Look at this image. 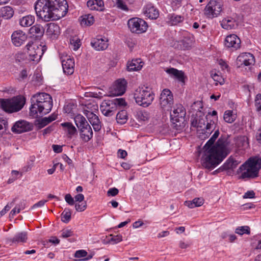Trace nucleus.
I'll return each mask as SVG.
<instances>
[{
  "label": "nucleus",
  "mask_w": 261,
  "mask_h": 261,
  "mask_svg": "<svg viewBox=\"0 0 261 261\" xmlns=\"http://www.w3.org/2000/svg\"><path fill=\"white\" fill-rule=\"evenodd\" d=\"M111 100L113 102V103L115 105L116 110L117 109L118 106L124 107L126 105V103L124 99L122 98H115Z\"/></svg>",
  "instance_id": "48"
},
{
  "label": "nucleus",
  "mask_w": 261,
  "mask_h": 261,
  "mask_svg": "<svg viewBox=\"0 0 261 261\" xmlns=\"http://www.w3.org/2000/svg\"><path fill=\"white\" fill-rule=\"evenodd\" d=\"M178 42L181 49L183 50L189 49L193 43V37L189 34L184 36V38Z\"/></svg>",
  "instance_id": "27"
},
{
  "label": "nucleus",
  "mask_w": 261,
  "mask_h": 261,
  "mask_svg": "<svg viewBox=\"0 0 261 261\" xmlns=\"http://www.w3.org/2000/svg\"><path fill=\"white\" fill-rule=\"evenodd\" d=\"M76 109V105L73 102H69L64 107V111L65 113L70 114L71 116H74V111Z\"/></svg>",
  "instance_id": "40"
},
{
  "label": "nucleus",
  "mask_w": 261,
  "mask_h": 261,
  "mask_svg": "<svg viewBox=\"0 0 261 261\" xmlns=\"http://www.w3.org/2000/svg\"><path fill=\"white\" fill-rule=\"evenodd\" d=\"M71 213L70 209L65 208L61 214L62 221L65 223H68L71 219Z\"/></svg>",
  "instance_id": "43"
},
{
  "label": "nucleus",
  "mask_w": 261,
  "mask_h": 261,
  "mask_svg": "<svg viewBox=\"0 0 261 261\" xmlns=\"http://www.w3.org/2000/svg\"><path fill=\"white\" fill-rule=\"evenodd\" d=\"M35 17L31 15L25 16L19 20V24L23 27H28L34 23Z\"/></svg>",
  "instance_id": "32"
},
{
  "label": "nucleus",
  "mask_w": 261,
  "mask_h": 261,
  "mask_svg": "<svg viewBox=\"0 0 261 261\" xmlns=\"http://www.w3.org/2000/svg\"><path fill=\"white\" fill-rule=\"evenodd\" d=\"M54 129H55L54 125H52L49 126L47 128L43 129V135H45L47 134H49V133H51V132H53L54 130Z\"/></svg>",
  "instance_id": "64"
},
{
  "label": "nucleus",
  "mask_w": 261,
  "mask_h": 261,
  "mask_svg": "<svg viewBox=\"0 0 261 261\" xmlns=\"http://www.w3.org/2000/svg\"><path fill=\"white\" fill-rule=\"evenodd\" d=\"M75 207L77 211L83 212L85 211L87 207L86 202H84L81 204H75Z\"/></svg>",
  "instance_id": "58"
},
{
  "label": "nucleus",
  "mask_w": 261,
  "mask_h": 261,
  "mask_svg": "<svg viewBox=\"0 0 261 261\" xmlns=\"http://www.w3.org/2000/svg\"><path fill=\"white\" fill-rule=\"evenodd\" d=\"M203 108V104L201 101H197L194 102L191 106V110L194 111L201 112V109Z\"/></svg>",
  "instance_id": "49"
},
{
  "label": "nucleus",
  "mask_w": 261,
  "mask_h": 261,
  "mask_svg": "<svg viewBox=\"0 0 261 261\" xmlns=\"http://www.w3.org/2000/svg\"><path fill=\"white\" fill-rule=\"evenodd\" d=\"M29 60L33 61H39L43 54V50L41 46H39L33 42H29L25 46Z\"/></svg>",
  "instance_id": "11"
},
{
  "label": "nucleus",
  "mask_w": 261,
  "mask_h": 261,
  "mask_svg": "<svg viewBox=\"0 0 261 261\" xmlns=\"http://www.w3.org/2000/svg\"><path fill=\"white\" fill-rule=\"evenodd\" d=\"M110 237L111 238L109 239L108 241L107 242V244L112 243L113 244H115L122 241V237L121 234L116 236L111 234Z\"/></svg>",
  "instance_id": "46"
},
{
  "label": "nucleus",
  "mask_w": 261,
  "mask_h": 261,
  "mask_svg": "<svg viewBox=\"0 0 261 261\" xmlns=\"http://www.w3.org/2000/svg\"><path fill=\"white\" fill-rule=\"evenodd\" d=\"M255 105L257 111H261V94H258L255 97Z\"/></svg>",
  "instance_id": "54"
},
{
  "label": "nucleus",
  "mask_w": 261,
  "mask_h": 261,
  "mask_svg": "<svg viewBox=\"0 0 261 261\" xmlns=\"http://www.w3.org/2000/svg\"><path fill=\"white\" fill-rule=\"evenodd\" d=\"M221 25L224 29L230 30L234 29L237 25V23L234 18L227 17L222 19Z\"/></svg>",
  "instance_id": "28"
},
{
  "label": "nucleus",
  "mask_w": 261,
  "mask_h": 261,
  "mask_svg": "<svg viewBox=\"0 0 261 261\" xmlns=\"http://www.w3.org/2000/svg\"><path fill=\"white\" fill-rule=\"evenodd\" d=\"M27 35L22 31H14L11 35L12 43L15 46H20L27 39Z\"/></svg>",
  "instance_id": "19"
},
{
  "label": "nucleus",
  "mask_w": 261,
  "mask_h": 261,
  "mask_svg": "<svg viewBox=\"0 0 261 261\" xmlns=\"http://www.w3.org/2000/svg\"><path fill=\"white\" fill-rule=\"evenodd\" d=\"M169 20L171 24L175 25L179 23L182 22L184 20V17L182 15L172 14L169 16Z\"/></svg>",
  "instance_id": "39"
},
{
  "label": "nucleus",
  "mask_w": 261,
  "mask_h": 261,
  "mask_svg": "<svg viewBox=\"0 0 261 261\" xmlns=\"http://www.w3.org/2000/svg\"><path fill=\"white\" fill-rule=\"evenodd\" d=\"M127 25L132 33L137 34L145 32L148 28L147 22L144 20L138 17L129 19L128 20Z\"/></svg>",
  "instance_id": "8"
},
{
  "label": "nucleus",
  "mask_w": 261,
  "mask_h": 261,
  "mask_svg": "<svg viewBox=\"0 0 261 261\" xmlns=\"http://www.w3.org/2000/svg\"><path fill=\"white\" fill-rule=\"evenodd\" d=\"M127 82L124 79L117 80L112 89V94L115 95H122L126 90Z\"/></svg>",
  "instance_id": "18"
},
{
  "label": "nucleus",
  "mask_w": 261,
  "mask_h": 261,
  "mask_svg": "<svg viewBox=\"0 0 261 261\" xmlns=\"http://www.w3.org/2000/svg\"><path fill=\"white\" fill-rule=\"evenodd\" d=\"M144 15L151 19H156L159 16V11L158 9L152 3L146 4L143 9Z\"/></svg>",
  "instance_id": "16"
},
{
  "label": "nucleus",
  "mask_w": 261,
  "mask_h": 261,
  "mask_svg": "<svg viewBox=\"0 0 261 261\" xmlns=\"http://www.w3.org/2000/svg\"><path fill=\"white\" fill-rule=\"evenodd\" d=\"M73 235V231L71 229H63L62 231L61 237L67 238L72 237Z\"/></svg>",
  "instance_id": "56"
},
{
  "label": "nucleus",
  "mask_w": 261,
  "mask_h": 261,
  "mask_svg": "<svg viewBox=\"0 0 261 261\" xmlns=\"http://www.w3.org/2000/svg\"><path fill=\"white\" fill-rule=\"evenodd\" d=\"M185 204L192 208L202 205L203 204V199L200 198H195L192 201H186Z\"/></svg>",
  "instance_id": "38"
},
{
  "label": "nucleus",
  "mask_w": 261,
  "mask_h": 261,
  "mask_svg": "<svg viewBox=\"0 0 261 261\" xmlns=\"http://www.w3.org/2000/svg\"><path fill=\"white\" fill-rule=\"evenodd\" d=\"M87 117L92 125L95 132H98L101 128V122L98 117L93 112H88L87 114Z\"/></svg>",
  "instance_id": "23"
},
{
  "label": "nucleus",
  "mask_w": 261,
  "mask_h": 261,
  "mask_svg": "<svg viewBox=\"0 0 261 261\" xmlns=\"http://www.w3.org/2000/svg\"><path fill=\"white\" fill-rule=\"evenodd\" d=\"M48 123V121L47 120V118H43L39 119H37L35 120V124L38 127V129H41L46 125H47Z\"/></svg>",
  "instance_id": "47"
},
{
  "label": "nucleus",
  "mask_w": 261,
  "mask_h": 261,
  "mask_svg": "<svg viewBox=\"0 0 261 261\" xmlns=\"http://www.w3.org/2000/svg\"><path fill=\"white\" fill-rule=\"evenodd\" d=\"M13 9L9 6H5L0 9V16L5 19L11 18L14 15Z\"/></svg>",
  "instance_id": "30"
},
{
  "label": "nucleus",
  "mask_w": 261,
  "mask_h": 261,
  "mask_svg": "<svg viewBox=\"0 0 261 261\" xmlns=\"http://www.w3.org/2000/svg\"><path fill=\"white\" fill-rule=\"evenodd\" d=\"M30 115L37 117L50 112L53 107L51 96L46 93H40L34 95L31 99Z\"/></svg>",
  "instance_id": "2"
},
{
  "label": "nucleus",
  "mask_w": 261,
  "mask_h": 261,
  "mask_svg": "<svg viewBox=\"0 0 261 261\" xmlns=\"http://www.w3.org/2000/svg\"><path fill=\"white\" fill-rule=\"evenodd\" d=\"M27 238V232H21L15 235V236L11 239V241L15 243H23L26 242Z\"/></svg>",
  "instance_id": "36"
},
{
  "label": "nucleus",
  "mask_w": 261,
  "mask_h": 261,
  "mask_svg": "<svg viewBox=\"0 0 261 261\" xmlns=\"http://www.w3.org/2000/svg\"><path fill=\"white\" fill-rule=\"evenodd\" d=\"M223 118L226 122L229 123H232L235 120V117L232 114V111L230 110L225 112Z\"/></svg>",
  "instance_id": "44"
},
{
  "label": "nucleus",
  "mask_w": 261,
  "mask_h": 261,
  "mask_svg": "<svg viewBox=\"0 0 261 261\" xmlns=\"http://www.w3.org/2000/svg\"><path fill=\"white\" fill-rule=\"evenodd\" d=\"M116 119L118 123L120 124H125L128 119L127 112L125 110H121L119 112L116 117Z\"/></svg>",
  "instance_id": "35"
},
{
  "label": "nucleus",
  "mask_w": 261,
  "mask_h": 261,
  "mask_svg": "<svg viewBox=\"0 0 261 261\" xmlns=\"http://www.w3.org/2000/svg\"><path fill=\"white\" fill-rule=\"evenodd\" d=\"M174 76L180 81H183L184 79V72L177 70V72L175 74Z\"/></svg>",
  "instance_id": "63"
},
{
  "label": "nucleus",
  "mask_w": 261,
  "mask_h": 261,
  "mask_svg": "<svg viewBox=\"0 0 261 261\" xmlns=\"http://www.w3.org/2000/svg\"><path fill=\"white\" fill-rule=\"evenodd\" d=\"M235 232L240 235L244 234H249L250 233V229L248 226L238 227L236 229Z\"/></svg>",
  "instance_id": "45"
},
{
  "label": "nucleus",
  "mask_w": 261,
  "mask_h": 261,
  "mask_svg": "<svg viewBox=\"0 0 261 261\" xmlns=\"http://www.w3.org/2000/svg\"><path fill=\"white\" fill-rule=\"evenodd\" d=\"M215 141L211 137L203 148L201 165L203 168L209 171L219 165L229 153L227 148V140L225 138L221 137L214 144Z\"/></svg>",
  "instance_id": "1"
},
{
  "label": "nucleus",
  "mask_w": 261,
  "mask_h": 261,
  "mask_svg": "<svg viewBox=\"0 0 261 261\" xmlns=\"http://www.w3.org/2000/svg\"><path fill=\"white\" fill-rule=\"evenodd\" d=\"M186 112L181 104H176L174 107L173 113L170 114L171 119L175 126L180 127L184 124Z\"/></svg>",
  "instance_id": "10"
},
{
  "label": "nucleus",
  "mask_w": 261,
  "mask_h": 261,
  "mask_svg": "<svg viewBox=\"0 0 261 261\" xmlns=\"http://www.w3.org/2000/svg\"><path fill=\"white\" fill-rule=\"evenodd\" d=\"M216 127V124L215 122V120H211L209 122H207L206 126L202 129L203 133L206 135V137H208V136L212 133V132L215 129Z\"/></svg>",
  "instance_id": "37"
},
{
  "label": "nucleus",
  "mask_w": 261,
  "mask_h": 261,
  "mask_svg": "<svg viewBox=\"0 0 261 261\" xmlns=\"http://www.w3.org/2000/svg\"><path fill=\"white\" fill-rule=\"evenodd\" d=\"M87 7L92 10L102 11L104 10V2L102 0H89Z\"/></svg>",
  "instance_id": "26"
},
{
  "label": "nucleus",
  "mask_w": 261,
  "mask_h": 261,
  "mask_svg": "<svg viewBox=\"0 0 261 261\" xmlns=\"http://www.w3.org/2000/svg\"><path fill=\"white\" fill-rule=\"evenodd\" d=\"M154 96L151 89L147 87L138 88L134 94L136 103L143 107L149 106L153 100Z\"/></svg>",
  "instance_id": "5"
},
{
  "label": "nucleus",
  "mask_w": 261,
  "mask_h": 261,
  "mask_svg": "<svg viewBox=\"0 0 261 261\" xmlns=\"http://www.w3.org/2000/svg\"><path fill=\"white\" fill-rule=\"evenodd\" d=\"M47 201V200H40L39 202L35 203V204H34L32 206V209H33V208H36L38 207H41V206H43Z\"/></svg>",
  "instance_id": "62"
},
{
  "label": "nucleus",
  "mask_w": 261,
  "mask_h": 261,
  "mask_svg": "<svg viewBox=\"0 0 261 261\" xmlns=\"http://www.w3.org/2000/svg\"><path fill=\"white\" fill-rule=\"evenodd\" d=\"M61 33L60 27L56 23H49L47 24L46 35L51 39H57Z\"/></svg>",
  "instance_id": "21"
},
{
  "label": "nucleus",
  "mask_w": 261,
  "mask_h": 261,
  "mask_svg": "<svg viewBox=\"0 0 261 261\" xmlns=\"http://www.w3.org/2000/svg\"><path fill=\"white\" fill-rule=\"evenodd\" d=\"M80 21L82 27H88L93 24L94 18L91 14H85L80 17Z\"/></svg>",
  "instance_id": "31"
},
{
  "label": "nucleus",
  "mask_w": 261,
  "mask_h": 261,
  "mask_svg": "<svg viewBox=\"0 0 261 261\" xmlns=\"http://www.w3.org/2000/svg\"><path fill=\"white\" fill-rule=\"evenodd\" d=\"M222 6L220 0H210L204 8V15L208 18L217 17L222 10Z\"/></svg>",
  "instance_id": "9"
},
{
  "label": "nucleus",
  "mask_w": 261,
  "mask_h": 261,
  "mask_svg": "<svg viewBox=\"0 0 261 261\" xmlns=\"http://www.w3.org/2000/svg\"><path fill=\"white\" fill-rule=\"evenodd\" d=\"M109 40L108 38L98 36L93 38L91 41V45L97 51L106 50L109 46Z\"/></svg>",
  "instance_id": "13"
},
{
  "label": "nucleus",
  "mask_w": 261,
  "mask_h": 261,
  "mask_svg": "<svg viewBox=\"0 0 261 261\" xmlns=\"http://www.w3.org/2000/svg\"><path fill=\"white\" fill-rule=\"evenodd\" d=\"M70 42L74 50H77L81 45V40L76 36L71 37L70 38Z\"/></svg>",
  "instance_id": "42"
},
{
  "label": "nucleus",
  "mask_w": 261,
  "mask_h": 261,
  "mask_svg": "<svg viewBox=\"0 0 261 261\" xmlns=\"http://www.w3.org/2000/svg\"><path fill=\"white\" fill-rule=\"evenodd\" d=\"M32 129V124L24 120L17 121L11 128L12 132L16 134H20Z\"/></svg>",
  "instance_id": "15"
},
{
  "label": "nucleus",
  "mask_w": 261,
  "mask_h": 261,
  "mask_svg": "<svg viewBox=\"0 0 261 261\" xmlns=\"http://www.w3.org/2000/svg\"><path fill=\"white\" fill-rule=\"evenodd\" d=\"M61 125L64 128V130L67 132L70 137H71L72 136L75 134H77L76 128L71 123L64 122L61 123Z\"/></svg>",
  "instance_id": "33"
},
{
  "label": "nucleus",
  "mask_w": 261,
  "mask_h": 261,
  "mask_svg": "<svg viewBox=\"0 0 261 261\" xmlns=\"http://www.w3.org/2000/svg\"><path fill=\"white\" fill-rule=\"evenodd\" d=\"M60 58L64 73L67 75L72 74L75 66L74 59L65 53L60 54Z\"/></svg>",
  "instance_id": "12"
},
{
  "label": "nucleus",
  "mask_w": 261,
  "mask_h": 261,
  "mask_svg": "<svg viewBox=\"0 0 261 261\" xmlns=\"http://www.w3.org/2000/svg\"><path fill=\"white\" fill-rule=\"evenodd\" d=\"M29 33L33 36L36 38L41 37L44 33V29L41 25L36 24L30 29Z\"/></svg>",
  "instance_id": "29"
},
{
  "label": "nucleus",
  "mask_w": 261,
  "mask_h": 261,
  "mask_svg": "<svg viewBox=\"0 0 261 261\" xmlns=\"http://www.w3.org/2000/svg\"><path fill=\"white\" fill-rule=\"evenodd\" d=\"M79 130L81 138L84 142H88L93 137V132L89 124L83 126V127Z\"/></svg>",
  "instance_id": "24"
},
{
  "label": "nucleus",
  "mask_w": 261,
  "mask_h": 261,
  "mask_svg": "<svg viewBox=\"0 0 261 261\" xmlns=\"http://www.w3.org/2000/svg\"><path fill=\"white\" fill-rule=\"evenodd\" d=\"M16 200V198L13 199L12 202L5 206V207L0 212V217L4 216L8 211L10 210L11 206L14 204Z\"/></svg>",
  "instance_id": "51"
},
{
  "label": "nucleus",
  "mask_w": 261,
  "mask_h": 261,
  "mask_svg": "<svg viewBox=\"0 0 261 261\" xmlns=\"http://www.w3.org/2000/svg\"><path fill=\"white\" fill-rule=\"evenodd\" d=\"M100 110L102 114L107 117L114 115L117 111L115 105L111 100H103L100 106Z\"/></svg>",
  "instance_id": "14"
},
{
  "label": "nucleus",
  "mask_w": 261,
  "mask_h": 261,
  "mask_svg": "<svg viewBox=\"0 0 261 261\" xmlns=\"http://www.w3.org/2000/svg\"><path fill=\"white\" fill-rule=\"evenodd\" d=\"M53 0H38L35 5L37 16L45 21L59 19L55 12Z\"/></svg>",
  "instance_id": "4"
},
{
  "label": "nucleus",
  "mask_w": 261,
  "mask_h": 261,
  "mask_svg": "<svg viewBox=\"0 0 261 261\" xmlns=\"http://www.w3.org/2000/svg\"><path fill=\"white\" fill-rule=\"evenodd\" d=\"M119 193V190L116 188H112L109 189L107 192L108 196H115Z\"/></svg>",
  "instance_id": "57"
},
{
  "label": "nucleus",
  "mask_w": 261,
  "mask_h": 261,
  "mask_svg": "<svg viewBox=\"0 0 261 261\" xmlns=\"http://www.w3.org/2000/svg\"><path fill=\"white\" fill-rule=\"evenodd\" d=\"M143 64L144 63L141 59H133L130 62H128L127 69L129 71L140 70Z\"/></svg>",
  "instance_id": "25"
},
{
  "label": "nucleus",
  "mask_w": 261,
  "mask_h": 261,
  "mask_svg": "<svg viewBox=\"0 0 261 261\" xmlns=\"http://www.w3.org/2000/svg\"><path fill=\"white\" fill-rule=\"evenodd\" d=\"M117 7L124 11H128V8L123 0H115Z\"/></svg>",
  "instance_id": "52"
},
{
  "label": "nucleus",
  "mask_w": 261,
  "mask_h": 261,
  "mask_svg": "<svg viewBox=\"0 0 261 261\" xmlns=\"http://www.w3.org/2000/svg\"><path fill=\"white\" fill-rule=\"evenodd\" d=\"M174 104L173 95L172 92L168 89L162 90L160 97V106L164 112L171 111Z\"/></svg>",
  "instance_id": "7"
},
{
  "label": "nucleus",
  "mask_w": 261,
  "mask_h": 261,
  "mask_svg": "<svg viewBox=\"0 0 261 261\" xmlns=\"http://www.w3.org/2000/svg\"><path fill=\"white\" fill-rule=\"evenodd\" d=\"M88 254L87 252L85 250H79L74 253V257L76 258L85 257Z\"/></svg>",
  "instance_id": "55"
},
{
  "label": "nucleus",
  "mask_w": 261,
  "mask_h": 261,
  "mask_svg": "<svg viewBox=\"0 0 261 261\" xmlns=\"http://www.w3.org/2000/svg\"><path fill=\"white\" fill-rule=\"evenodd\" d=\"M137 116L139 119L142 121H146L148 119L149 115L147 112L141 111L137 113Z\"/></svg>",
  "instance_id": "53"
},
{
  "label": "nucleus",
  "mask_w": 261,
  "mask_h": 261,
  "mask_svg": "<svg viewBox=\"0 0 261 261\" xmlns=\"http://www.w3.org/2000/svg\"><path fill=\"white\" fill-rule=\"evenodd\" d=\"M243 198H253L255 197V193L253 191H248L243 196Z\"/></svg>",
  "instance_id": "61"
},
{
  "label": "nucleus",
  "mask_w": 261,
  "mask_h": 261,
  "mask_svg": "<svg viewBox=\"0 0 261 261\" xmlns=\"http://www.w3.org/2000/svg\"><path fill=\"white\" fill-rule=\"evenodd\" d=\"M240 163V161L236 160L234 158L231 156L226 160L222 166L215 170L214 173H219L223 171L224 170H227L229 169L233 170L237 167Z\"/></svg>",
  "instance_id": "20"
},
{
  "label": "nucleus",
  "mask_w": 261,
  "mask_h": 261,
  "mask_svg": "<svg viewBox=\"0 0 261 261\" xmlns=\"http://www.w3.org/2000/svg\"><path fill=\"white\" fill-rule=\"evenodd\" d=\"M74 120L79 129L83 127V126H85L86 125L89 124L86 118L81 114H77L75 116Z\"/></svg>",
  "instance_id": "34"
},
{
  "label": "nucleus",
  "mask_w": 261,
  "mask_h": 261,
  "mask_svg": "<svg viewBox=\"0 0 261 261\" xmlns=\"http://www.w3.org/2000/svg\"><path fill=\"white\" fill-rule=\"evenodd\" d=\"M24 202H21L18 205H16L10 212V215L12 217L14 216L16 213H19L21 209H23Z\"/></svg>",
  "instance_id": "50"
},
{
  "label": "nucleus",
  "mask_w": 261,
  "mask_h": 261,
  "mask_svg": "<svg viewBox=\"0 0 261 261\" xmlns=\"http://www.w3.org/2000/svg\"><path fill=\"white\" fill-rule=\"evenodd\" d=\"M211 76L213 79V80L217 82H219L220 84H222V80L223 81L222 76L218 75L217 73H211Z\"/></svg>",
  "instance_id": "60"
},
{
  "label": "nucleus",
  "mask_w": 261,
  "mask_h": 261,
  "mask_svg": "<svg viewBox=\"0 0 261 261\" xmlns=\"http://www.w3.org/2000/svg\"><path fill=\"white\" fill-rule=\"evenodd\" d=\"M237 61L241 63V65L247 66L255 63V58L252 54L244 53L238 56Z\"/></svg>",
  "instance_id": "22"
},
{
  "label": "nucleus",
  "mask_w": 261,
  "mask_h": 261,
  "mask_svg": "<svg viewBox=\"0 0 261 261\" xmlns=\"http://www.w3.org/2000/svg\"><path fill=\"white\" fill-rule=\"evenodd\" d=\"M65 200L70 205H73L74 204V199L70 194H67L65 195Z\"/></svg>",
  "instance_id": "59"
},
{
  "label": "nucleus",
  "mask_w": 261,
  "mask_h": 261,
  "mask_svg": "<svg viewBox=\"0 0 261 261\" xmlns=\"http://www.w3.org/2000/svg\"><path fill=\"white\" fill-rule=\"evenodd\" d=\"M25 98L22 95H18L9 99H2L0 105L2 109L6 112H16L23 107Z\"/></svg>",
  "instance_id": "6"
},
{
  "label": "nucleus",
  "mask_w": 261,
  "mask_h": 261,
  "mask_svg": "<svg viewBox=\"0 0 261 261\" xmlns=\"http://www.w3.org/2000/svg\"><path fill=\"white\" fill-rule=\"evenodd\" d=\"M224 44L227 48H232L234 50H237L240 48L241 40L236 35L231 34L226 36Z\"/></svg>",
  "instance_id": "17"
},
{
  "label": "nucleus",
  "mask_w": 261,
  "mask_h": 261,
  "mask_svg": "<svg viewBox=\"0 0 261 261\" xmlns=\"http://www.w3.org/2000/svg\"><path fill=\"white\" fill-rule=\"evenodd\" d=\"M9 128L8 122L7 119L2 115L0 114V130L3 132H6ZM2 134H0V136Z\"/></svg>",
  "instance_id": "41"
},
{
  "label": "nucleus",
  "mask_w": 261,
  "mask_h": 261,
  "mask_svg": "<svg viewBox=\"0 0 261 261\" xmlns=\"http://www.w3.org/2000/svg\"><path fill=\"white\" fill-rule=\"evenodd\" d=\"M260 168L261 159L250 158L238 169L239 179L247 180L255 178L258 176Z\"/></svg>",
  "instance_id": "3"
}]
</instances>
